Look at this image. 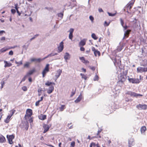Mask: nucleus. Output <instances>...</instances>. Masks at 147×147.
<instances>
[{
	"instance_id": "57",
	"label": "nucleus",
	"mask_w": 147,
	"mask_h": 147,
	"mask_svg": "<svg viewBox=\"0 0 147 147\" xmlns=\"http://www.w3.org/2000/svg\"><path fill=\"white\" fill-rule=\"evenodd\" d=\"M92 50L94 52V53L97 50L94 47H92Z\"/></svg>"
},
{
	"instance_id": "29",
	"label": "nucleus",
	"mask_w": 147,
	"mask_h": 147,
	"mask_svg": "<svg viewBox=\"0 0 147 147\" xmlns=\"http://www.w3.org/2000/svg\"><path fill=\"white\" fill-rule=\"evenodd\" d=\"M51 84L55 85V83L54 82H50L49 81H47L45 84V85L47 86H49Z\"/></svg>"
},
{
	"instance_id": "24",
	"label": "nucleus",
	"mask_w": 147,
	"mask_h": 147,
	"mask_svg": "<svg viewBox=\"0 0 147 147\" xmlns=\"http://www.w3.org/2000/svg\"><path fill=\"white\" fill-rule=\"evenodd\" d=\"M30 63L29 62H26L24 65V68H28L30 65Z\"/></svg>"
},
{
	"instance_id": "8",
	"label": "nucleus",
	"mask_w": 147,
	"mask_h": 147,
	"mask_svg": "<svg viewBox=\"0 0 147 147\" xmlns=\"http://www.w3.org/2000/svg\"><path fill=\"white\" fill-rule=\"evenodd\" d=\"M137 107L139 109H147V105L145 104H139L137 106Z\"/></svg>"
},
{
	"instance_id": "11",
	"label": "nucleus",
	"mask_w": 147,
	"mask_h": 147,
	"mask_svg": "<svg viewBox=\"0 0 147 147\" xmlns=\"http://www.w3.org/2000/svg\"><path fill=\"white\" fill-rule=\"evenodd\" d=\"M62 72V71L60 69H59L56 71L55 75V76L56 78V80L59 77Z\"/></svg>"
},
{
	"instance_id": "14",
	"label": "nucleus",
	"mask_w": 147,
	"mask_h": 147,
	"mask_svg": "<svg viewBox=\"0 0 147 147\" xmlns=\"http://www.w3.org/2000/svg\"><path fill=\"white\" fill-rule=\"evenodd\" d=\"M54 86H51L48 90H47V92L49 94H50L54 90Z\"/></svg>"
},
{
	"instance_id": "45",
	"label": "nucleus",
	"mask_w": 147,
	"mask_h": 147,
	"mask_svg": "<svg viewBox=\"0 0 147 147\" xmlns=\"http://www.w3.org/2000/svg\"><path fill=\"white\" fill-rule=\"evenodd\" d=\"M22 89L24 91H26L27 90V88L26 86H23L22 87Z\"/></svg>"
},
{
	"instance_id": "55",
	"label": "nucleus",
	"mask_w": 147,
	"mask_h": 147,
	"mask_svg": "<svg viewBox=\"0 0 147 147\" xmlns=\"http://www.w3.org/2000/svg\"><path fill=\"white\" fill-rule=\"evenodd\" d=\"M89 67L93 71H94L95 70V67H91V66H89Z\"/></svg>"
},
{
	"instance_id": "41",
	"label": "nucleus",
	"mask_w": 147,
	"mask_h": 147,
	"mask_svg": "<svg viewBox=\"0 0 147 147\" xmlns=\"http://www.w3.org/2000/svg\"><path fill=\"white\" fill-rule=\"evenodd\" d=\"M58 16L61 18V19H62L63 16V13H61L58 14Z\"/></svg>"
},
{
	"instance_id": "46",
	"label": "nucleus",
	"mask_w": 147,
	"mask_h": 147,
	"mask_svg": "<svg viewBox=\"0 0 147 147\" xmlns=\"http://www.w3.org/2000/svg\"><path fill=\"white\" fill-rule=\"evenodd\" d=\"M80 59L82 61L83 63L84 61H85L84 58L83 57H80Z\"/></svg>"
},
{
	"instance_id": "23",
	"label": "nucleus",
	"mask_w": 147,
	"mask_h": 147,
	"mask_svg": "<svg viewBox=\"0 0 147 147\" xmlns=\"http://www.w3.org/2000/svg\"><path fill=\"white\" fill-rule=\"evenodd\" d=\"M134 142V140L133 139L131 138L128 141V144H129V147H131V145H132L133 143Z\"/></svg>"
},
{
	"instance_id": "48",
	"label": "nucleus",
	"mask_w": 147,
	"mask_h": 147,
	"mask_svg": "<svg viewBox=\"0 0 147 147\" xmlns=\"http://www.w3.org/2000/svg\"><path fill=\"white\" fill-rule=\"evenodd\" d=\"M107 13H108L109 15V16H114L115 15V13H109V12H108Z\"/></svg>"
},
{
	"instance_id": "30",
	"label": "nucleus",
	"mask_w": 147,
	"mask_h": 147,
	"mask_svg": "<svg viewBox=\"0 0 147 147\" xmlns=\"http://www.w3.org/2000/svg\"><path fill=\"white\" fill-rule=\"evenodd\" d=\"M92 144H93V147H100L98 143L92 142Z\"/></svg>"
},
{
	"instance_id": "22",
	"label": "nucleus",
	"mask_w": 147,
	"mask_h": 147,
	"mask_svg": "<svg viewBox=\"0 0 147 147\" xmlns=\"http://www.w3.org/2000/svg\"><path fill=\"white\" fill-rule=\"evenodd\" d=\"M34 71H35V69H33L32 70H30L28 73H27L26 75L28 76L29 75L32 74Z\"/></svg>"
},
{
	"instance_id": "5",
	"label": "nucleus",
	"mask_w": 147,
	"mask_h": 147,
	"mask_svg": "<svg viewBox=\"0 0 147 147\" xmlns=\"http://www.w3.org/2000/svg\"><path fill=\"white\" fill-rule=\"evenodd\" d=\"M147 71V67H139L137 68V71L138 73H142L143 72Z\"/></svg>"
},
{
	"instance_id": "20",
	"label": "nucleus",
	"mask_w": 147,
	"mask_h": 147,
	"mask_svg": "<svg viewBox=\"0 0 147 147\" xmlns=\"http://www.w3.org/2000/svg\"><path fill=\"white\" fill-rule=\"evenodd\" d=\"M141 65L144 66H147V60L145 59L143 60L141 63Z\"/></svg>"
},
{
	"instance_id": "28",
	"label": "nucleus",
	"mask_w": 147,
	"mask_h": 147,
	"mask_svg": "<svg viewBox=\"0 0 147 147\" xmlns=\"http://www.w3.org/2000/svg\"><path fill=\"white\" fill-rule=\"evenodd\" d=\"M11 117L9 115L7 116V118L4 120V122L7 123L9 122L10 119Z\"/></svg>"
},
{
	"instance_id": "51",
	"label": "nucleus",
	"mask_w": 147,
	"mask_h": 147,
	"mask_svg": "<svg viewBox=\"0 0 147 147\" xmlns=\"http://www.w3.org/2000/svg\"><path fill=\"white\" fill-rule=\"evenodd\" d=\"M27 77V76H26V75L24 77L20 83L22 82L25 81L26 79V78Z\"/></svg>"
},
{
	"instance_id": "21",
	"label": "nucleus",
	"mask_w": 147,
	"mask_h": 147,
	"mask_svg": "<svg viewBox=\"0 0 147 147\" xmlns=\"http://www.w3.org/2000/svg\"><path fill=\"white\" fill-rule=\"evenodd\" d=\"M4 63H5L4 67H9L12 65V64L10 63H8L7 61H4Z\"/></svg>"
},
{
	"instance_id": "56",
	"label": "nucleus",
	"mask_w": 147,
	"mask_h": 147,
	"mask_svg": "<svg viewBox=\"0 0 147 147\" xmlns=\"http://www.w3.org/2000/svg\"><path fill=\"white\" fill-rule=\"evenodd\" d=\"M13 54V52L12 51H11L9 53V55H12Z\"/></svg>"
},
{
	"instance_id": "7",
	"label": "nucleus",
	"mask_w": 147,
	"mask_h": 147,
	"mask_svg": "<svg viewBox=\"0 0 147 147\" xmlns=\"http://www.w3.org/2000/svg\"><path fill=\"white\" fill-rule=\"evenodd\" d=\"M7 138L10 144H11L13 143L12 140L14 138V136L13 135H7Z\"/></svg>"
},
{
	"instance_id": "54",
	"label": "nucleus",
	"mask_w": 147,
	"mask_h": 147,
	"mask_svg": "<svg viewBox=\"0 0 147 147\" xmlns=\"http://www.w3.org/2000/svg\"><path fill=\"white\" fill-rule=\"evenodd\" d=\"M18 4L17 3L15 4V8L16 9V10L18 9V8H19V7H18Z\"/></svg>"
},
{
	"instance_id": "61",
	"label": "nucleus",
	"mask_w": 147,
	"mask_h": 147,
	"mask_svg": "<svg viewBox=\"0 0 147 147\" xmlns=\"http://www.w3.org/2000/svg\"><path fill=\"white\" fill-rule=\"evenodd\" d=\"M80 50L81 51H84L85 50V49L83 47H81L80 48Z\"/></svg>"
},
{
	"instance_id": "35",
	"label": "nucleus",
	"mask_w": 147,
	"mask_h": 147,
	"mask_svg": "<svg viewBox=\"0 0 147 147\" xmlns=\"http://www.w3.org/2000/svg\"><path fill=\"white\" fill-rule=\"evenodd\" d=\"M122 46L120 45L117 48V51L119 52L122 50Z\"/></svg>"
},
{
	"instance_id": "40",
	"label": "nucleus",
	"mask_w": 147,
	"mask_h": 147,
	"mask_svg": "<svg viewBox=\"0 0 147 147\" xmlns=\"http://www.w3.org/2000/svg\"><path fill=\"white\" fill-rule=\"evenodd\" d=\"M38 35H39L38 34H36L33 37H32V38H30V42L31 41L33 40L36 37H37V36H38Z\"/></svg>"
},
{
	"instance_id": "25",
	"label": "nucleus",
	"mask_w": 147,
	"mask_h": 147,
	"mask_svg": "<svg viewBox=\"0 0 147 147\" xmlns=\"http://www.w3.org/2000/svg\"><path fill=\"white\" fill-rule=\"evenodd\" d=\"M5 137L1 135H0V142L3 143L5 142Z\"/></svg>"
},
{
	"instance_id": "39",
	"label": "nucleus",
	"mask_w": 147,
	"mask_h": 147,
	"mask_svg": "<svg viewBox=\"0 0 147 147\" xmlns=\"http://www.w3.org/2000/svg\"><path fill=\"white\" fill-rule=\"evenodd\" d=\"M98 77L97 75L96 74L94 78V81H98Z\"/></svg>"
},
{
	"instance_id": "9",
	"label": "nucleus",
	"mask_w": 147,
	"mask_h": 147,
	"mask_svg": "<svg viewBox=\"0 0 147 147\" xmlns=\"http://www.w3.org/2000/svg\"><path fill=\"white\" fill-rule=\"evenodd\" d=\"M135 1V0H131L127 4L126 7L128 9H130L133 6Z\"/></svg>"
},
{
	"instance_id": "3",
	"label": "nucleus",
	"mask_w": 147,
	"mask_h": 147,
	"mask_svg": "<svg viewBox=\"0 0 147 147\" xmlns=\"http://www.w3.org/2000/svg\"><path fill=\"white\" fill-rule=\"evenodd\" d=\"M118 78L119 81L123 82L125 81L126 78V76L123 74L121 73L118 76Z\"/></svg>"
},
{
	"instance_id": "42",
	"label": "nucleus",
	"mask_w": 147,
	"mask_h": 147,
	"mask_svg": "<svg viewBox=\"0 0 147 147\" xmlns=\"http://www.w3.org/2000/svg\"><path fill=\"white\" fill-rule=\"evenodd\" d=\"M73 37V34L69 33V37L70 39L72 40V38Z\"/></svg>"
},
{
	"instance_id": "33",
	"label": "nucleus",
	"mask_w": 147,
	"mask_h": 147,
	"mask_svg": "<svg viewBox=\"0 0 147 147\" xmlns=\"http://www.w3.org/2000/svg\"><path fill=\"white\" fill-rule=\"evenodd\" d=\"M94 54L95 56H99L100 55V52L98 50H97L95 52H94Z\"/></svg>"
},
{
	"instance_id": "36",
	"label": "nucleus",
	"mask_w": 147,
	"mask_h": 147,
	"mask_svg": "<svg viewBox=\"0 0 147 147\" xmlns=\"http://www.w3.org/2000/svg\"><path fill=\"white\" fill-rule=\"evenodd\" d=\"M65 109V105H61V107H59V110L61 111H62Z\"/></svg>"
},
{
	"instance_id": "19",
	"label": "nucleus",
	"mask_w": 147,
	"mask_h": 147,
	"mask_svg": "<svg viewBox=\"0 0 147 147\" xmlns=\"http://www.w3.org/2000/svg\"><path fill=\"white\" fill-rule=\"evenodd\" d=\"M130 30H128L124 31V36L123 37V38L124 39L125 38V37H127L128 36V35L129 34V32H130Z\"/></svg>"
},
{
	"instance_id": "18",
	"label": "nucleus",
	"mask_w": 147,
	"mask_h": 147,
	"mask_svg": "<svg viewBox=\"0 0 147 147\" xmlns=\"http://www.w3.org/2000/svg\"><path fill=\"white\" fill-rule=\"evenodd\" d=\"M82 96L81 94H80L77 98L75 100V102L76 103H77L80 102L82 100Z\"/></svg>"
},
{
	"instance_id": "37",
	"label": "nucleus",
	"mask_w": 147,
	"mask_h": 147,
	"mask_svg": "<svg viewBox=\"0 0 147 147\" xmlns=\"http://www.w3.org/2000/svg\"><path fill=\"white\" fill-rule=\"evenodd\" d=\"M15 63L17 64V66H19L20 65L22 64V61H21L19 62H17L16 61H15Z\"/></svg>"
},
{
	"instance_id": "52",
	"label": "nucleus",
	"mask_w": 147,
	"mask_h": 147,
	"mask_svg": "<svg viewBox=\"0 0 147 147\" xmlns=\"http://www.w3.org/2000/svg\"><path fill=\"white\" fill-rule=\"evenodd\" d=\"M40 102V101L39 100H38L35 103V105L36 106H38L39 105Z\"/></svg>"
},
{
	"instance_id": "13",
	"label": "nucleus",
	"mask_w": 147,
	"mask_h": 147,
	"mask_svg": "<svg viewBox=\"0 0 147 147\" xmlns=\"http://www.w3.org/2000/svg\"><path fill=\"white\" fill-rule=\"evenodd\" d=\"M86 39H83L79 42V46H83L86 44Z\"/></svg>"
},
{
	"instance_id": "10",
	"label": "nucleus",
	"mask_w": 147,
	"mask_h": 147,
	"mask_svg": "<svg viewBox=\"0 0 147 147\" xmlns=\"http://www.w3.org/2000/svg\"><path fill=\"white\" fill-rule=\"evenodd\" d=\"M71 58V55L70 54L67 52L65 53L64 56V58L66 62H67V60H69Z\"/></svg>"
},
{
	"instance_id": "26",
	"label": "nucleus",
	"mask_w": 147,
	"mask_h": 147,
	"mask_svg": "<svg viewBox=\"0 0 147 147\" xmlns=\"http://www.w3.org/2000/svg\"><path fill=\"white\" fill-rule=\"evenodd\" d=\"M15 111L16 110L14 109L11 110L9 111V113L8 114V115L10 117H11V116L15 113Z\"/></svg>"
},
{
	"instance_id": "63",
	"label": "nucleus",
	"mask_w": 147,
	"mask_h": 147,
	"mask_svg": "<svg viewBox=\"0 0 147 147\" xmlns=\"http://www.w3.org/2000/svg\"><path fill=\"white\" fill-rule=\"evenodd\" d=\"M5 37H2L1 38V41L5 40Z\"/></svg>"
},
{
	"instance_id": "60",
	"label": "nucleus",
	"mask_w": 147,
	"mask_h": 147,
	"mask_svg": "<svg viewBox=\"0 0 147 147\" xmlns=\"http://www.w3.org/2000/svg\"><path fill=\"white\" fill-rule=\"evenodd\" d=\"M109 23H107V22L105 21L104 23L105 26H108L109 25Z\"/></svg>"
},
{
	"instance_id": "12",
	"label": "nucleus",
	"mask_w": 147,
	"mask_h": 147,
	"mask_svg": "<svg viewBox=\"0 0 147 147\" xmlns=\"http://www.w3.org/2000/svg\"><path fill=\"white\" fill-rule=\"evenodd\" d=\"M63 42L62 41L59 44V45L58 47V52L60 53L62 51L63 49Z\"/></svg>"
},
{
	"instance_id": "17",
	"label": "nucleus",
	"mask_w": 147,
	"mask_h": 147,
	"mask_svg": "<svg viewBox=\"0 0 147 147\" xmlns=\"http://www.w3.org/2000/svg\"><path fill=\"white\" fill-rule=\"evenodd\" d=\"M47 116L45 115H40L39 116L38 118L41 120H44L46 119Z\"/></svg>"
},
{
	"instance_id": "6",
	"label": "nucleus",
	"mask_w": 147,
	"mask_h": 147,
	"mask_svg": "<svg viewBox=\"0 0 147 147\" xmlns=\"http://www.w3.org/2000/svg\"><path fill=\"white\" fill-rule=\"evenodd\" d=\"M129 82L132 83H138L140 82V80L138 79L129 78L128 79Z\"/></svg>"
},
{
	"instance_id": "44",
	"label": "nucleus",
	"mask_w": 147,
	"mask_h": 147,
	"mask_svg": "<svg viewBox=\"0 0 147 147\" xmlns=\"http://www.w3.org/2000/svg\"><path fill=\"white\" fill-rule=\"evenodd\" d=\"M75 144V142L74 141L71 142L70 144L71 146L70 147H74Z\"/></svg>"
},
{
	"instance_id": "58",
	"label": "nucleus",
	"mask_w": 147,
	"mask_h": 147,
	"mask_svg": "<svg viewBox=\"0 0 147 147\" xmlns=\"http://www.w3.org/2000/svg\"><path fill=\"white\" fill-rule=\"evenodd\" d=\"M120 20L121 24L122 26H123V20L122 18L120 19Z\"/></svg>"
},
{
	"instance_id": "31",
	"label": "nucleus",
	"mask_w": 147,
	"mask_h": 147,
	"mask_svg": "<svg viewBox=\"0 0 147 147\" xmlns=\"http://www.w3.org/2000/svg\"><path fill=\"white\" fill-rule=\"evenodd\" d=\"M146 130V128L145 126H143L141 128V131L142 133H144Z\"/></svg>"
},
{
	"instance_id": "27",
	"label": "nucleus",
	"mask_w": 147,
	"mask_h": 147,
	"mask_svg": "<svg viewBox=\"0 0 147 147\" xmlns=\"http://www.w3.org/2000/svg\"><path fill=\"white\" fill-rule=\"evenodd\" d=\"M8 49L7 47H5L1 49L0 50V54L2 53H4Z\"/></svg>"
},
{
	"instance_id": "59",
	"label": "nucleus",
	"mask_w": 147,
	"mask_h": 147,
	"mask_svg": "<svg viewBox=\"0 0 147 147\" xmlns=\"http://www.w3.org/2000/svg\"><path fill=\"white\" fill-rule=\"evenodd\" d=\"M75 94V91H72L71 93L70 96L71 97H72L73 95Z\"/></svg>"
},
{
	"instance_id": "38",
	"label": "nucleus",
	"mask_w": 147,
	"mask_h": 147,
	"mask_svg": "<svg viewBox=\"0 0 147 147\" xmlns=\"http://www.w3.org/2000/svg\"><path fill=\"white\" fill-rule=\"evenodd\" d=\"M80 75L82 76V78L84 79L85 80H86L87 78V77L84 74H83L82 73L80 74Z\"/></svg>"
},
{
	"instance_id": "15",
	"label": "nucleus",
	"mask_w": 147,
	"mask_h": 147,
	"mask_svg": "<svg viewBox=\"0 0 147 147\" xmlns=\"http://www.w3.org/2000/svg\"><path fill=\"white\" fill-rule=\"evenodd\" d=\"M43 128L44 129L43 133H45L47 132L49 129V125H44L43 126Z\"/></svg>"
},
{
	"instance_id": "43",
	"label": "nucleus",
	"mask_w": 147,
	"mask_h": 147,
	"mask_svg": "<svg viewBox=\"0 0 147 147\" xmlns=\"http://www.w3.org/2000/svg\"><path fill=\"white\" fill-rule=\"evenodd\" d=\"M42 91V89H38V96H40L41 95V92Z\"/></svg>"
},
{
	"instance_id": "47",
	"label": "nucleus",
	"mask_w": 147,
	"mask_h": 147,
	"mask_svg": "<svg viewBox=\"0 0 147 147\" xmlns=\"http://www.w3.org/2000/svg\"><path fill=\"white\" fill-rule=\"evenodd\" d=\"M89 19L92 22H93L94 20V18L92 16H89Z\"/></svg>"
},
{
	"instance_id": "53",
	"label": "nucleus",
	"mask_w": 147,
	"mask_h": 147,
	"mask_svg": "<svg viewBox=\"0 0 147 147\" xmlns=\"http://www.w3.org/2000/svg\"><path fill=\"white\" fill-rule=\"evenodd\" d=\"M11 12L13 14H14L16 12V10L14 9H12L11 10Z\"/></svg>"
},
{
	"instance_id": "64",
	"label": "nucleus",
	"mask_w": 147,
	"mask_h": 147,
	"mask_svg": "<svg viewBox=\"0 0 147 147\" xmlns=\"http://www.w3.org/2000/svg\"><path fill=\"white\" fill-rule=\"evenodd\" d=\"M29 121L30 123H31L33 121V120L32 118H31V117L29 119Z\"/></svg>"
},
{
	"instance_id": "2",
	"label": "nucleus",
	"mask_w": 147,
	"mask_h": 147,
	"mask_svg": "<svg viewBox=\"0 0 147 147\" xmlns=\"http://www.w3.org/2000/svg\"><path fill=\"white\" fill-rule=\"evenodd\" d=\"M32 112L31 109H28L27 110L26 114L25 115L24 118L27 120L28 119H29L32 115Z\"/></svg>"
},
{
	"instance_id": "50",
	"label": "nucleus",
	"mask_w": 147,
	"mask_h": 147,
	"mask_svg": "<svg viewBox=\"0 0 147 147\" xmlns=\"http://www.w3.org/2000/svg\"><path fill=\"white\" fill-rule=\"evenodd\" d=\"M1 88H3V86L5 84V82L4 81H2L1 82Z\"/></svg>"
},
{
	"instance_id": "16",
	"label": "nucleus",
	"mask_w": 147,
	"mask_h": 147,
	"mask_svg": "<svg viewBox=\"0 0 147 147\" xmlns=\"http://www.w3.org/2000/svg\"><path fill=\"white\" fill-rule=\"evenodd\" d=\"M42 61L40 58L36 59L35 58H32L30 59V61L31 62L37 61L38 62H40Z\"/></svg>"
},
{
	"instance_id": "34",
	"label": "nucleus",
	"mask_w": 147,
	"mask_h": 147,
	"mask_svg": "<svg viewBox=\"0 0 147 147\" xmlns=\"http://www.w3.org/2000/svg\"><path fill=\"white\" fill-rule=\"evenodd\" d=\"M91 36L94 40H96L98 38V37L96 36L94 33L92 34Z\"/></svg>"
},
{
	"instance_id": "62",
	"label": "nucleus",
	"mask_w": 147,
	"mask_h": 147,
	"mask_svg": "<svg viewBox=\"0 0 147 147\" xmlns=\"http://www.w3.org/2000/svg\"><path fill=\"white\" fill-rule=\"evenodd\" d=\"M89 62L88 60H85V61H84V62H83L85 64H87L89 63Z\"/></svg>"
},
{
	"instance_id": "4",
	"label": "nucleus",
	"mask_w": 147,
	"mask_h": 147,
	"mask_svg": "<svg viewBox=\"0 0 147 147\" xmlns=\"http://www.w3.org/2000/svg\"><path fill=\"white\" fill-rule=\"evenodd\" d=\"M49 65L48 64H47L46 65L44 69L43 70L42 74V77H44L45 76L46 74L49 71Z\"/></svg>"
},
{
	"instance_id": "1",
	"label": "nucleus",
	"mask_w": 147,
	"mask_h": 147,
	"mask_svg": "<svg viewBox=\"0 0 147 147\" xmlns=\"http://www.w3.org/2000/svg\"><path fill=\"white\" fill-rule=\"evenodd\" d=\"M125 94H126L130 95L131 96L135 97L137 98L143 96V95L142 94H137L135 92L130 91H127Z\"/></svg>"
},
{
	"instance_id": "49",
	"label": "nucleus",
	"mask_w": 147,
	"mask_h": 147,
	"mask_svg": "<svg viewBox=\"0 0 147 147\" xmlns=\"http://www.w3.org/2000/svg\"><path fill=\"white\" fill-rule=\"evenodd\" d=\"M74 31V29L72 28H71L69 29V33L73 34V33Z\"/></svg>"
},
{
	"instance_id": "32",
	"label": "nucleus",
	"mask_w": 147,
	"mask_h": 147,
	"mask_svg": "<svg viewBox=\"0 0 147 147\" xmlns=\"http://www.w3.org/2000/svg\"><path fill=\"white\" fill-rule=\"evenodd\" d=\"M24 128L26 130H27L28 128V123H25L24 125Z\"/></svg>"
}]
</instances>
